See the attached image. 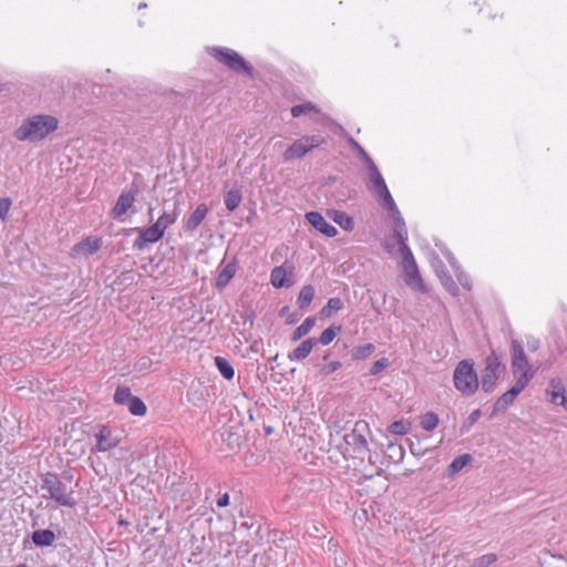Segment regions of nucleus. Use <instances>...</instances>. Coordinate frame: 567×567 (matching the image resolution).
Segmentation results:
<instances>
[{"instance_id":"1","label":"nucleus","mask_w":567,"mask_h":567,"mask_svg":"<svg viewBox=\"0 0 567 567\" xmlns=\"http://www.w3.org/2000/svg\"><path fill=\"white\" fill-rule=\"evenodd\" d=\"M393 237L396 239L399 245V252L402 257L403 271L406 277L405 282L410 286H413L415 289L423 291V280L421 278L413 254L406 245L408 230L404 220H398V225L394 226L393 229Z\"/></svg>"},{"instance_id":"2","label":"nucleus","mask_w":567,"mask_h":567,"mask_svg":"<svg viewBox=\"0 0 567 567\" xmlns=\"http://www.w3.org/2000/svg\"><path fill=\"white\" fill-rule=\"evenodd\" d=\"M59 121L52 115L38 114L29 116L16 130L18 141L38 142L58 128Z\"/></svg>"},{"instance_id":"3","label":"nucleus","mask_w":567,"mask_h":567,"mask_svg":"<svg viewBox=\"0 0 567 567\" xmlns=\"http://www.w3.org/2000/svg\"><path fill=\"white\" fill-rule=\"evenodd\" d=\"M41 489L48 492L43 497L54 501L60 506L72 508L76 505L74 489L54 473L47 472L41 475Z\"/></svg>"},{"instance_id":"4","label":"nucleus","mask_w":567,"mask_h":567,"mask_svg":"<svg viewBox=\"0 0 567 567\" xmlns=\"http://www.w3.org/2000/svg\"><path fill=\"white\" fill-rule=\"evenodd\" d=\"M455 389L464 396H472L478 390L480 380L474 363L470 360H462L453 372Z\"/></svg>"},{"instance_id":"5","label":"nucleus","mask_w":567,"mask_h":567,"mask_svg":"<svg viewBox=\"0 0 567 567\" xmlns=\"http://www.w3.org/2000/svg\"><path fill=\"white\" fill-rule=\"evenodd\" d=\"M367 167L369 171V178L373 185V189H374L375 194L383 200L384 207L388 209V212L392 216L394 226H396L398 220H404V219L402 218V216L394 203V199L392 198V196L388 189L384 178L382 177V175L379 172L374 162L369 164Z\"/></svg>"},{"instance_id":"6","label":"nucleus","mask_w":567,"mask_h":567,"mask_svg":"<svg viewBox=\"0 0 567 567\" xmlns=\"http://www.w3.org/2000/svg\"><path fill=\"white\" fill-rule=\"evenodd\" d=\"M511 368L516 380L523 379V375L527 378L526 385H528L538 370L537 367L529 363L524 348L518 340H512L511 342Z\"/></svg>"},{"instance_id":"7","label":"nucleus","mask_w":567,"mask_h":567,"mask_svg":"<svg viewBox=\"0 0 567 567\" xmlns=\"http://www.w3.org/2000/svg\"><path fill=\"white\" fill-rule=\"evenodd\" d=\"M210 55L236 73H245L250 78L254 74L252 68L245 61V59L240 54H238L236 51L231 49L213 48L210 50Z\"/></svg>"},{"instance_id":"8","label":"nucleus","mask_w":567,"mask_h":567,"mask_svg":"<svg viewBox=\"0 0 567 567\" xmlns=\"http://www.w3.org/2000/svg\"><path fill=\"white\" fill-rule=\"evenodd\" d=\"M324 142L321 135H306L295 141L282 154L284 162L303 157L309 151Z\"/></svg>"},{"instance_id":"9","label":"nucleus","mask_w":567,"mask_h":567,"mask_svg":"<svg viewBox=\"0 0 567 567\" xmlns=\"http://www.w3.org/2000/svg\"><path fill=\"white\" fill-rule=\"evenodd\" d=\"M485 363V369L482 372L481 384L484 392L491 393L494 390L504 367L502 365L499 357L494 352L486 358Z\"/></svg>"},{"instance_id":"10","label":"nucleus","mask_w":567,"mask_h":567,"mask_svg":"<svg viewBox=\"0 0 567 567\" xmlns=\"http://www.w3.org/2000/svg\"><path fill=\"white\" fill-rule=\"evenodd\" d=\"M138 188L135 184H132L128 188L124 189L118 196L113 209L112 216L115 219L123 220L122 216L133 206L136 200Z\"/></svg>"},{"instance_id":"11","label":"nucleus","mask_w":567,"mask_h":567,"mask_svg":"<svg viewBox=\"0 0 567 567\" xmlns=\"http://www.w3.org/2000/svg\"><path fill=\"white\" fill-rule=\"evenodd\" d=\"M365 430H368V423L363 421L357 422L352 432L344 435L346 443L353 446L354 452L360 455L369 451V444L363 434Z\"/></svg>"},{"instance_id":"12","label":"nucleus","mask_w":567,"mask_h":567,"mask_svg":"<svg viewBox=\"0 0 567 567\" xmlns=\"http://www.w3.org/2000/svg\"><path fill=\"white\" fill-rule=\"evenodd\" d=\"M293 265L285 261L270 272V282L275 288L291 287L293 285Z\"/></svg>"},{"instance_id":"13","label":"nucleus","mask_w":567,"mask_h":567,"mask_svg":"<svg viewBox=\"0 0 567 567\" xmlns=\"http://www.w3.org/2000/svg\"><path fill=\"white\" fill-rule=\"evenodd\" d=\"M138 233V237L135 239L133 246L137 250H143L147 244L157 243L163 236L164 230L156 224L147 228H135Z\"/></svg>"},{"instance_id":"14","label":"nucleus","mask_w":567,"mask_h":567,"mask_svg":"<svg viewBox=\"0 0 567 567\" xmlns=\"http://www.w3.org/2000/svg\"><path fill=\"white\" fill-rule=\"evenodd\" d=\"M547 400L556 405H561L567 411V393L560 379L554 378L546 390Z\"/></svg>"},{"instance_id":"15","label":"nucleus","mask_w":567,"mask_h":567,"mask_svg":"<svg viewBox=\"0 0 567 567\" xmlns=\"http://www.w3.org/2000/svg\"><path fill=\"white\" fill-rule=\"evenodd\" d=\"M526 379L527 378L523 375V379L516 380L515 384L497 399L494 404V410L505 411L514 402L516 396L527 386Z\"/></svg>"},{"instance_id":"16","label":"nucleus","mask_w":567,"mask_h":567,"mask_svg":"<svg viewBox=\"0 0 567 567\" xmlns=\"http://www.w3.org/2000/svg\"><path fill=\"white\" fill-rule=\"evenodd\" d=\"M96 445L93 451L106 452L117 446L120 440L112 434V431L107 426H102L95 435Z\"/></svg>"},{"instance_id":"17","label":"nucleus","mask_w":567,"mask_h":567,"mask_svg":"<svg viewBox=\"0 0 567 567\" xmlns=\"http://www.w3.org/2000/svg\"><path fill=\"white\" fill-rule=\"evenodd\" d=\"M306 218L311 226L328 237H334L338 234L337 228L330 225L318 212L307 213Z\"/></svg>"},{"instance_id":"18","label":"nucleus","mask_w":567,"mask_h":567,"mask_svg":"<svg viewBox=\"0 0 567 567\" xmlns=\"http://www.w3.org/2000/svg\"><path fill=\"white\" fill-rule=\"evenodd\" d=\"M102 241L100 238L87 237L73 247V252L78 256H91L101 248Z\"/></svg>"},{"instance_id":"19","label":"nucleus","mask_w":567,"mask_h":567,"mask_svg":"<svg viewBox=\"0 0 567 567\" xmlns=\"http://www.w3.org/2000/svg\"><path fill=\"white\" fill-rule=\"evenodd\" d=\"M318 343V340L316 338H309L303 340L297 348H295L291 352L288 354V359L290 361H302L305 360L310 352L312 351L313 347Z\"/></svg>"},{"instance_id":"20","label":"nucleus","mask_w":567,"mask_h":567,"mask_svg":"<svg viewBox=\"0 0 567 567\" xmlns=\"http://www.w3.org/2000/svg\"><path fill=\"white\" fill-rule=\"evenodd\" d=\"M237 271V264L235 261L228 262L218 272V276L215 281V288L217 290H223L234 278Z\"/></svg>"},{"instance_id":"21","label":"nucleus","mask_w":567,"mask_h":567,"mask_svg":"<svg viewBox=\"0 0 567 567\" xmlns=\"http://www.w3.org/2000/svg\"><path fill=\"white\" fill-rule=\"evenodd\" d=\"M208 213V208L205 204H199L196 209L193 212V214L187 218L185 223V230L186 231H193L195 230L202 221L205 219L206 215Z\"/></svg>"},{"instance_id":"22","label":"nucleus","mask_w":567,"mask_h":567,"mask_svg":"<svg viewBox=\"0 0 567 567\" xmlns=\"http://www.w3.org/2000/svg\"><path fill=\"white\" fill-rule=\"evenodd\" d=\"M56 536L51 529H35L31 535L32 543L37 547L51 546Z\"/></svg>"},{"instance_id":"23","label":"nucleus","mask_w":567,"mask_h":567,"mask_svg":"<svg viewBox=\"0 0 567 567\" xmlns=\"http://www.w3.org/2000/svg\"><path fill=\"white\" fill-rule=\"evenodd\" d=\"M179 203L175 202L173 210H164V213L155 224L158 225L165 231L168 226L173 225L176 221V219L179 216Z\"/></svg>"},{"instance_id":"24","label":"nucleus","mask_w":567,"mask_h":567,"mask_svg":"<svg viewBox=\"0 0 567 567\" xmlns=\"http://www.w3.org/2000/svg\"><path fill=\"white\" fill-rule=\"evenodd\" d=\"M330 218L337 223L342 229L344 230H352L354 227L353 219L346 214L344 212L340 210H330L329 213Z\"/></svg>"},{"instance_id":"25","label":"nucleus","mask_w":567,"mask_h":567,"mask_svg":"<svg viewBox=\"0 0 567 567\" xmlns=\"http://www.w3.org/2000/svg\"><path fill=\"white\" fill-rule=\"evenodd\" d=\"M315 324H316L315 317L306 318L305 321L293 330V332L290 337V340L293 342L300 340L301 338H303L306 334H308L312 330Z\"/></svg>"},{"instance_id":"26","label":"nucleus","mask_w":567,"mask_h":567,"mask_svg":"<svg viewBox=\"0 0 567 567\" xmlns=\"http://www.w3.org/2000/svg\"><path fill=\"white\" fill-rule=\"evenodd\" d=\"M313 297H315L313 286H311V285L303 286L298 295V298H297L298 307L301 310H306L312 302Z\"/></svg>"},{"instance_id":"27","label":"nucleus","mask_w":567,"mask_h":567,"mask_svg":"<svg viewBox=\"0 0 567 567\" xmlns=\"http://www.w3.org/2000/svg\"><path fill=\"white\" fill-rule=\"evenodd\" d=\"M243 195L239 188L230 189L224 197V203L229 212H234L241 203Z\"/></svg>"},{"instance_id":"28","label":"nucleus","mask_w":567,"mask_h":567,"mask_svg":"<svg viewBox=\"0 0 567 567\" xmlns=\"http://www.w3.org/2000/svg\"><path fill=\"white\" fill-rule=\"evenodd\" d=\"M215 365L219 373L226 379L231 380L235 375V371L230 362L224 357L215 358Z\"/></svg>"},{"instance_id":"29","label":"nucleus","mask_w":567,"mask_h":567,"mask_svg":"<svg viewBox=\"0 0 567 567\" xmlns=\"http://www.w3.org/2000/svg\"><path fill=\"white\" fill-rule=\"evenodd\" d=\"M472 461V456L470 454H462L455 457L452 463L449 465L450 474H456L461 470H463L470 462Z\"/></svg>"},{"instance_id":"30","label":"nucleus","mask_w":567,"mask_h":567,"mask_svg":"<svg viewBox=\"0 0 567 567\" xmlns=\"http://www.w3.org/2000/svg\"><path fill=\"white\" fill-rule=\"evenodd\" d=\"M343 307V302L340 298L334 297L330 298L327 305L321 309V315L323 317H331L334 312L341 310Z\"/></svg>"},{"instance_id":"31","label":"nucleus","mask_w":567,"mask_h":567,"mask_svg":"<svg viewBox=\"0 0 567 567\" xmlns=\"http://www.w3.org/2000/svg\"><path fill=\"white\" fill-rule=\"evenodd\" d=\"M128 411L136 416H143L146 413L145 403L137 396H134L125 404Z\"/></svg>"},{"instance_id":"32","label":"nucleus","mask_w":567,"mask_h":567,"mask_svg":"<svg viewBox=\"0 0 567 567\" xmlns=\"http://www.w3.org/2000/svg\"><path fill=\"white\" fill-rule=\"evenodd\" d=\"M310 113H319V110L317 106L311 102H306L302 104H298L291 107V115L293 117H299L303 114H310Z\"/></svg>"},{"instance_id":"33","label":"nucleus","mask_w":567,"mask_h":567,"mask_svg":"<svg viewBox=\"0 0 567 567\" xmlns=\"http://www.w3.org/2000/svg\"><path fill=\"white\" fill-rule=\"evenodd\" d=\"M375 350L374 344L365 343L363 346H359L352 350V358L354 360H363L370 357Z\"/></svg>"},{"instance_id":"34","label":"nucleus","mask_w":567,"mask_h":567,"mask_svg":"<svg viewBox=\"0 0 567 567\" xmlns=\"http://www.w3.org/2000/svg\"><path fill=\"white\" fill-rule=\"evenodd\" d=\"M133 398L128 386H117L114 393V402L124 405Z\"/></svg>"},{"instance_id":"35","label":"nucleus","mask_w":567,"mask_h":567,"mask_svg":"<svg viewBox=\"0 0 567 567\" xmlns=\"http://www.w3.org/2000/svg\"><path fill=\"white\" fill-rule=\"evenodd\" d=\"M340 330H341L340 326H330L329 328H327L322 331V333L320 334V338L317 340L321 344L327 346L333 341V339L337 336V332H339Z\"/></svg>"},{"instance_id":"36","label":"nucleus","mask_w":567,"mask_h":567,"mask_svg":"<svg viewBox=\"0 0 567 567\" xmlns=\"http://www.w3.org/2000/svg\"><path fill=\"white\" fill-rule=\"evenodd\" d=\"M439 424V416L434 412L425 413L421 419V426L425 431H433Z\"/></svg>"},{"instance_id":"37","label":"nucleus","mask_w":567,"mask_h":567,"mask_svg":"<svg viewBox=\"0 0 567 567\" xmlns=\"http://www.w3.org/2000/svg\"><path fill=\"white\" fill-rule=\"evenodd\" d=\"M220 436L223 441H227V444L231 451H234L240 444V436L229 430L220 432Z\"/></svg>"},{"instance_id":"38","label":"nucleus","mask_w":567,"mask_h":567,"mask_svg":"<svg viewBox=\"0 0 567 567\" xmlns=\"http://www.w3.org/2000/svg\"><path fill=\"white\" fill-rule=\"evenodd\" d=\"M497 560V555L494 553L485 554L476 558L472 567H488Z\"/></svg>"},{"instance_id":"39","label":"nucleus","mask_w":567,"mask_h":567,"mask_svg":"<svg viewBox=\"0 0 567 567\" xmlns=\"http://www.w3.org/2000/svg\"><path fill=\"white\" fill-rule=\"evenodd\" d=\"M441 281H442V285L444 286V288L451 295L456 296L458 293V287L450 275H447V274L442 275Z\"/></svg>"},{"instance_id":"40","label":"nucleus","mask_w":567,"mask_h":567,"mask_svg":"<svg viewBox=\"0 0 567 567\" xmlns=\"http://www.w3.org/2000/svg\"><path fill=\"white\" fill-rule=\"evenodd\" d=\"M410 430V424L403 421H395L389 425V431L395 435L406 434Z\"/></svg>"},{"instance_id":"41","label":"nucleus","mask_w":567,"mask_h":567,"mask_svg":"<svg viewBox=\"0 0 567 567\" xmlns=\"http://www.w3.org/2000/svg\"><path fill=\"white\" fill-rule=\"evenodd\" d=\"M349 144L352 146L353 150L358 152V154L361 156L362 161L368 166L369 164L373 163L372 158L369 156V154L364 151V148L352 137L349 138Z\"/></svg>"},{"instance_id":"42","label":"nucleus","mask_w":567,"mask_h":567,"mask_svg":"<svg viewBox=\"0 0 567 567\" xmlns=\"http://www.w3.org/2000/svg\"><path fill=\"white\" fill-rule=\"evenodd\" d=\"M388 365H389V360L386 358H381L372 364V367L370 369V374L377 375L380 372H382Z\"/></svg>"},{"instance_id":"43","label":"nucleus","mask_w":567,"mask_h":567,"mask_svg":"<svg viewBox=\"0 0 567 567\" xmlns=\"http://www.w3.org/2000/svg\"><path fill=\"white\" fill-rule=\"evenodd\" d=\"M11 207V199L8 197L0 198V219L6 221Z\"/></svg>"},{"instance_id":"44","label":"nucleus","mask_w":567,"mask_h":567,"mask_svg":"<svg viewBox=\"0 0 567 567\" xmlns=\"http://www.w3.org/2000/svg\"><path fill=\"white\" fill-rule=\"evenodd\" d=\"M340 368H341V362L340 361H331V362H329L327 364H323L320 368V373L323 374V375H329L332 372L339 370Z\"/></svg>"},{"instance_id":"45","label":"nucleus","mask_w":567,"mask_h":567,"mask_svg":"<svg viewBox=\"0 0 567 567\" xmlns=\"http://www.w3.org/2000/svg\"><path fill=\"white\" fill-rule=\"evenodd\" d=\"M481 410L480 409H476L474 410L467 417L466 422L468 424V426L473 425L475 422H477V420L481 417Z\"/></svg>"},{"instance_id":"46","label":"nucleus","mask_w":567,"mask_h":567,"mask_svg":"<svg viewBox=\"0 0 567 567\" xmlns=\"http://www.w3.org/2000/svg\"><path fill=\"white\" fill-rule=\"evenodd\" d=\"M217 506L218 507H226L229 505V494L228 493H224L221 495H219L218 499H217Z\"/></svg>"},{"instance_id":"47","label":"nucleus","mask_w":567,"mask_h":567,"mask_svg":"<svg viewBox=\"0 0 567 567\" xmlns=\"http://www.w3.org/2000/svg\"><path fill=\"white\" fill-rule=\"evenodd\" d=\"M527 347L530 351H536L539 348V341L537 339H532L527 341Z\"/></svg>"},{"instance_id":"48","label":"nucleus","mask_w":567,"mask_h":567,"mask_svg":"<svg viewBox=\"0 0 567 567\" xmlns=\"http://www.w3.org/2000/svg\"><path fill=\"white\" fill-rule=\"evenodd\" d=\"M152 361L147 357H143L140 359L138 364L141 369H146L151 365Z\"/></svg>"},{"instance_id":"49","label":"nucleus","mask_w":567,"mask_h":567,"mask_svg":"<svg viewBox=\"0 0 567 567\" xmlns=\"http://www.w3.org/2000/svg\"><path fill=\"white\" fill-rule=\"evenodd\" d=\"M298 320H299V316H298V315H296V313H292V315H290V316L288 317V319H287V323H288V324H291V323H295V322H296V321H298Z\"/></svg>"},{"instance_id":"50","label":"nucleus","mask_w":567,"mask_h":567,"mask_svg":"<svg viewBox=\"0 0 567 567\" xmlns=\"http://www.w3.org/2000/svg\"><path fill=\"white\" fill-rule=\"evenodd\" d=\"M63 478L71 483L73 476L71 474L63 473Z\"/></svg>"},{"instance_id":"51","label":"nucleus","mask_w":567,"mask_h":567,"mask_svg":"<svg viewBox=\"0 0 567 567\" xmlns=\"http://www.w3.org/2000/svg\"><path fill=\"white\" fill-rule=\"evenodd\" d=\"M239 528H240V529H241V528H244V529H249V528H250V525H248V523H246V522H245V523H241V524H240V527H239Z\"/></svg>"},{"instance_id":"52","label":"nucleus","mask_w":567,"mask_h":567,"mask_svg":"<svg viewBox=\"0 0 567 567\" xmlns=\"http://www.w3.org/2000/svg\"><path fill=\"white\" fill-rule=\"evenodd\" d=\"M289 311V307L286 306L284 307L281 310H280V315L284 316L285 313H287Z\"/></svg>"},{"instance_id":"53","label":"nucleus","mask_w":567,"mask_h":567,"mask_svg":"<svg viewBox=\"0 0 567 567\" xmlns=\"http://www.w3.org/2000/svg\"><path fill=\"white\" fill-rule=\"evenodd\" d=\"M16 567H28L25 564H19Z\"/></svg>"},{"instance_id":"54","label":"nucleus","mask_w":567,"mask_h":567,"mask_svg":"<svg viewBox=\"0 0 567 567\" xmlns=\"http://www.w3.org/2000/svg\"><path fill=\"white\" fill-rule=\"evenodd\" d=\"M145 7H146V4H145V3H143V4H140V7H138V8L141 9V8H145Z\"/></svg>"}]
</instances>
